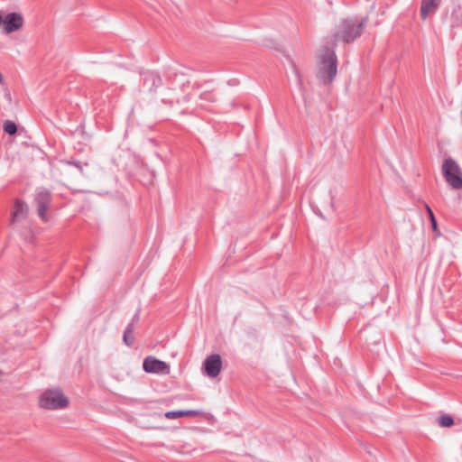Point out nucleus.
<instances>
[{
	"instance_id": "nucleus-4",
	"label": "nucleus",
	"mask_w": 462,
	"mask_h": 462,
	"mask_svg": "<svg viewBox=\"0 0 462 462\" xmlns=\"http://www.w3.org/2000/svg\"><path fill=\"white\" fill-rule=\"evenodd\" d=\"M441 170L446 181L452 189H462L461 169L454 160L450 158L444 160Z\"/></svg>"
},
{
	"instance_id": "nucleus-7",
	"label": "nucleus",
	"mask_w": 462,
	"mask_h": 462,
	"mask_svg": "<svg viewBox=\"0 0 462 462\" xmlns=\"http://www.w3.org/2000/svg\"><path fill=\"white\" fill-rule=\"evenodd\" d=\"M23 17L21 14L12 12L6 14L3 18L4 32L10 34L20 30L23 25Z\"/></svg>"
},
{
	"instance_id": "nucleus-6",
	"label": "nucleus",
	"mask_w": 462,
	"mask_h": 462,
	"mask_svg": "<svg viewBox=\"0 0 462 462\" xmlns=\"http://www.w3.org/2000/svg\"><path fill=\"white\" fill-rule=\"evenodd\" d=\"M34 201L37 205L38 216L44 221L48 220L46 211L51 201V196L49 190L45 189H40L37 190L34 198Z\"/></svg>"
},
{
	"instance_id": "nucleus-16",
	"label": "nucleus",
	"mask_w": 462,
	"mask_h": 462,
	"mask_svg": "<svg viewBox=\"0 0 462 462\" xmlns=\"http://www.w3.org/2000/svg\"><path fill=\"white\" fill-rule=\"evenodd\" d=\"M150 77L152 78L153 83H155V80L160 81V79L157 76L153 75V74H151Z\"/></svg>"
},
{
	"instance_id": "nucleus-2",
	"label": "nucleus",
	"mask_w": 462,
	"mask_h": 462,
	"mask_svg": "<svg viewBox=\"0 0 462 462\" xmlns=\"http://www.w3.org/2000/svg\"><path fill=\"white\" fill-rule=\"evenodd\" d=\"M365 22V19L358 21L356 18L342 20L337 27V31L334 35L335 40L342 41L344 42H350L354 41L362 33Z\"/></svg>"
},
{
	"instance_id": "nucleus-9",
	"label": "nucleus",
	"mask_w": 462,
	"mask_h": 462,
	"mask_svg": "<svg viewBox=\"0 0 462 462\" xmlns=\"http://www.w3.org/2000/svg\"><path fill=\"white\" fill-rule=\"evenodd\" d=\"M440 0H422L420 6V16L425 20L429 15L437 12Z\"/></svg>"
},
{
	"instance_id": "nucleus-5",
	"label": "nucleus",
	"mask_w": 462,
	"mask_h": 462,
	"mask_svg": "<svg viewBox=\"0 0 462 462\" xmlns=\"http://www.w3.org/2000/svg\"><path fill=\"white\" fill-rule=\"evenodd\" d=\"M143 368L146 373L149 374H170V365L167 363L161 361L152 356L144 358L143 363Z\"/></svg>"
},
{
	"instance_id": "nucleus-13",
	"label": "nucleus",
	"mask_w": 462,
	"mask_h": 462,
	"mask_svg": "<svg viewBox=\"0 0 462 462\" xmlns=\"http://www.w3.org/2000/svg\"><path fill=\"white\" fill-rule=\"evenodd\" d=\"M4 131L8 134L13 135L17 131L16 125L12 121L7 120L4 123Z\"/></svg>"
},
{
	"instance_id": "nucleus-1",
	"label": "nucleus",
	"mask_w": 462,
	"mask_h": 462,
	"mask_svg": "<svg viewBox=\"0 0 462 462\" xmlns=\"http://www.w3.org/2000/svg\"><path fill=\"white\" fill-rule=\"evenodd\" d=\"M317 76L321 83H330L337 75V58L333 50L324 49L319 55Z\"/></svg>"
},
{
	"instance_id": "nucleus-11",
	"label": "nucleus",
	"mask_w": 462,
	"mask_h": 462,
	"mask_svg": "<svg viewBox=\"0 0 462 462\" xmlns=\"http://www.w3.org/2000/svg\"><path fill=\"white\" fill-rule=\"evenodd\" d=\"M199 414L200 411L197 410H180L167 411L164 416L169 420H175L182 416H198Z\"/></svg>"
},
{
	"instance_id": "nucleus-17",
	"label": "nucleus",
	"mask_w": 462,
	"mask_h": 462,
	"mask_svg": "<svg viewBox=\"0 0 462 462\" xmlns=\"http://www.w3.org/2000/svg\"><path fill=\"white\" fill-rule=\"evenodd\" d=\"M426 209H427V211H428V213H429V216H430V217H431V214H433V212H432L431 208H430L428 205H426Z\"/></svg>"
},
{
	"instance_id": "nucleus-3",
	"label": "nucleus",
	"mask_w": 462,
	"mask_h": 462,
	"mask_svg": "<svg viewBox=\"0 0 462 462\" xmlns=\"http://www.w3.org/2000/svg\"><path fill=\"white\" fill-rule=\"evenodd\" d=\"M69 404V399L59 388L45 390L39 399L40 407L46 410H62Z\"/></svg>"
},
{
	"instance_id": "nucleus-15",
	"label": "nucleus",
	"mask_w": 462,
	"mask_h": 462,
	"mask_svg": "<svg viewBox=\"0 0 462 462\" xmlns=\"http://www.w3.org/2000/svg\"><path fill=\"white\" fill-rule=\"evenodd\" d=\"M430 218V222H431L433 230H436L437 229V222H436L434 215L431 214V217Z\"/></svg>"
},
{
	"instance_id": "nucleus-14",
	"label": "nucleus",
	"mask_w": 462,
	"mask_h": 462,
	"mask_svg": "<svg viewBox=\"0 0 462 462\" xmlns=\"http://www.w3.org/2000/svg\"><path fill=\"white\" fill-rule=\"evenodd\" d=\"M439 423L442 427H450L454 424V420L449 415H442L439 418Z\"/></svg>"
},
{
	"instance_id": "nucleus-12",
	"label": "nucleus",
	"mask_w": 462,
	"mask_h": 462,
	"mask_svg": "<svg viewBox=\"0 0 462 462\" xmlns=\"http://www.w3.org/2000/svg\"><path fill=\"white\" fill-rule=\"evenodd\" d=\"M138 320V316L135 315L134 320L127 325L124 332L123 339L127 346H132L134 343V321Z\"/></svg>"
},
{
	"instance_id": "nucleus-10",
	"label": "nucleus",
	"mask_w": 462,
	"mask_h": 462,
	"mask_svg": "<svg viewBox=\"0 0 462 462\" xmlns=\"http://www.w3.org/2000/svg\"><path fill=\"white\" fill-rule=\"evenodd\" d=\"M28 206L24 202L17 199L15 201L14 209L12 215V222H17L25 218L28 214Z\"/></svg>"
},
{
	"instance_id": "nucleus-8",
	"label": "nucleus",
	"mask_w": 462,
	"mask_h": 462,
	"mask_svg": "<svg viewBox=\"0 0 462 462\" xmlns=\"http://www.w3.org/2000/svg\"><path fill=\"white\" fill-rule=\"evenodd\" d=\"M222 360L217 354L208 356L203 363L204 373L211 378H215L220 374Z\"/></svg>"
}]
</instances>
